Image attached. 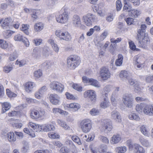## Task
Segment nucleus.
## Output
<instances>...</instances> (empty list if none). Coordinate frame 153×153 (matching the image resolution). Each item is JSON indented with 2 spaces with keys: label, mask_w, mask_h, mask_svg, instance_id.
Masks as SVG:
<instances>
[{
  "label": "nucleus",
  "mask_w": 153,
  "mask_h": 153,
  "mask_svg": "<svg viewBox=\"0 0 153 153\" xmlns=\"http://www.w3.org/2000/svg\"><path fill=\"white\" fill-rule=\"evenodd\" d=\"M81 61L80 57L76 55L69 56L67 59L68 67L72 69H74L79 64Z\"/></svg>",
  "instance_id": "1"
},
{
  "label": "nucleus",
  "mask_w": 153,
  "mask_h": 153,
  "mask_svg": "<svg viewBox=\"0 0 153 153\" xmlns=\"http://www.w3.org/2000/svg\"><path fill=\"white\" fill-rule=\"evenodd\" d=\"M35 86V84L32 82H27L25 85V90L27 92H31L33 90V87Z\"/></svg>",
  "instance_id": "20"
},
{
  "label": "nucleus",
  "mask_w": 153,
  "mask_h": 153,
  "mask_svg": "<svg viewBox=\"0 0 153 153\" xmlns=\"http://www.w3.org/2000/svg\"><path fill=\"white\" fill-rule=\"evenodd\" d=\"M111 118L117 122H120L121 121L120 116L119 112L114 110L111 112Z\"/></svg>",
  "instance_id": "14"
},
{
  "label": "nucleus",
  "mask_w": 153,
  "mask_h": 153,
  "mask_svg": "<svg viewBox=\"0 0 153 153\" xmlns=\"http://www.w3.org/2000/svg\"><path fill=\"white\" fill-rule=\"evenodd\" d=\"M128 118L131 120H139L140 118L135 113H131L128 115Z\"/></svg>",
  "instance_id": "42"
},
{
  "label": "nucleus",
  "mask_w": 153,
  "mask_h": 153,
  "mask_svg": "<svg viewBox=\"0 0 153 153\" xmlns=\"http://www.w3.org/2000/svg\"><path fill=\"white\" fill-rule=\"evenodd\" d=\"M134 63L136 66L139 68L141 67L140 62L139 61V59L137 56H135L134 58Z\"/></svg>",
  "instance_id": "43"
},
{
  "label": "nucleus",
  "mask_w": 153,
  "mask_h": 153,
  "mask_svg": "<svg viewBox=\"0 0 153 153\" xmlns=\"http://www.w3.org/2000/svg\"><path fill=\"white\" fill-rule=\"evenodd\" d=\"M116 45L115 44H111L109 47V51L113 55L114 54V51L116 49Z\"/></svg>",
  "instance_id": "48"
},
{
  "label": "nucleus",
  "mask_w": 153,
  "mask_h": 153,
  "mask_svg": "<svg viewBox=\"0 0 153 153\" xmlns=\"http://www.w3.org/2000/svg\"><path fill=\"white\" fill-rule=\"evenodd\" d=\"M132 0H125V10L130 11L131 10V5L130 3Z\"/></svg>",
  "instance_id": "37"
},
{
  "label": "nucleus",
  "mask_w": 153,
  "mask_h": 153,
  "mask_svg": "<svg viewBox=\"0 0 153 153\" xmlns=\"http://www.w3.org/2000/svg\"><path fill=\"white\" fill-rule=\"evenodd\" d=\"M65 95L67 99L70 100H75L76 99V97H74L72 94L68 92H66L65 93Z\"/></svg>",
  "instance_id": "58"
},
{
  "label": "nucleus",
  "mask_w": 153,
  "mask_h": 153,
  "mask_svg": "<svg viewBox=\"0 0 153 153\" xmlns=\"http://www.w3.org/2000/svg\"><path fill=\"white\" fill-rule=\"evenodd\" d=\"M2 113H3L9 109L11 108V105L9 102H4L2 104Z\"/></svg>",
  "instance_id": "25"
},
{
  "label": "nucleus",
  "mask_w": 153,
  "mask_h": 153,
  "mask_svg": "<svg viewBox=\"0 0 153 153\" xmlns=\"http://www.w3.org/2000/svg\"><path fill=\"white\" fill-rule=\"evenodd\" d=\"M72 86L74 89L78 91H82V87L81 86H79V85L77 84H73Z\"/></svg>",
  "instance_id": "56"
},
{
  "label": "nucleus",
  "mask_w": 153,
  "mask_h": 153,
  "mask_svg": "<svg viewBox=\"0 0 153 153\" xmlns=\"http://www.w3.org/2000/svg\"><path fill=\"white\" fill-rule=\"evenodd\" d=\"M80 126L83 132L86 133L89 132L92 127L91 120L88 119L83 120L80 123Z\"/></svg>",
  "instance_id": "3"
},
{
  "label": "nucleus",
  "mask_w": 153,
  "mask_h": 153,
  "mask_svg": "<svg viewBox=\"0 0 153 153\" xmlns=\"http://www.w3.org/2000/svg\"><path fill=\"white\" fill-rule=\"evenodd\" d=\"M146 27V25L145 24H142L141 25L140 29L137 30V36L138 39H141L142 36L147 34L145 33Z\"/></svg>",
  "instance_id": "13"
},
{
  "label": "nucleus",
  "mask_w": 153,
  "mask_h": 153,
  "mask_svg": "<svg viewBox=\"0 0 153 153\" xmlns=\"http://www.w3.org/2000/svg\"><path fill=\"white\" fill-rule=\"evenodd\" d=\"M6 94L9 97L11 98L13 97H15L16 94L13 92L11 91L9 89L6 90Z\"/></svg>",
  "instance_id": "54"
},
{
  "label": "nucleus",
  "mask_w": 153,
  "mask_h": 153,
  "mask_svg": "<svg viewBox=\"0 0 153 153\" xmlns=\"http://www.w3.org/2000/svg\"><path fill=\"white\" fill-rule=\"evenodd\" d=\"M82 19L86 25L90 26L92 25L93 22L96 21L97 18L94 15L88 13L83 16Z\"/></svg>",
  "instance_id": "4"
},
{
  "label": "nucleus",
  "mask_w": 153,
  "mask_h": 153,
  "mask_svg": "<svg viewBox=\"0 0 153 153\" xmlns=\"http://www.w3.org/2000/svg\"><path fill=\"white\" fill-rule=\"evenodd\" d=\"M151 105H147L144 107L143 109V113L152 116Z\"/></svg>",
  "instance_id": "24"
},
{
  "label": "nucleus",
  "mask_w": 153,
  "mask_h": 153,
  "mask_svg": "<svg viewBox=\"0 0 153 153\" xmlns=\"http://www.w3.org/2000/svg\"><path fill=\"white\" fill-rule=\"evenodd\" d=\"M134 91L137 93L140 92L141 89L140 86V83L139 82L137 81L135 83L134 85Z\"/></svg>",
  "instance_id": "34"
},
{
  "label": "nucleus",
  "mask_w": 153,
  "mask_h": 153,
  "mask_svg": "<svg viewBox=\"0 0 153 153\" xmlns=\"http://www.w3.org/2000/svg\"><path fill=\"white\" fill-rule=\"evenodd\" d=\"M69 15L66 10H64V12L56 17V21L60 23H65L66 22L68 19Z\"/></svg>",
  "instance_id": "6"
},
{
  "label": "nucleus",
  "mask_w": 153,
  "mask_h": 153,
  "mask_svg": "<svg viewBox=\"0 0 153 153\" xmlns=\"http://www.w3.org/2000/svg\"><path fill=\"white\" fill-rule=\"evenodd\" d=\"M116 151L118 153H123L124 152V148L123 147H117L115 149Z\"/></svg>",
  "instance_id": "63"
},
{
  "label": "nucleus",
  "mask_w": 153,
  "mask_h": 153,
  "mask_svg": "<svg viewBox=\"0 0 153 153\" xmlns=\"http://www.w3.org/2000/svg\"><path fill=\"white\" fill-rule=\"evenodd\" d=\"M18 57V55L16 51L13 52V53L11 54L9 57V60L12 61L16 59Z\"/></svg>",
  "instance_id": "47"
},
{
  "label": "nucleus",
  "mask_w": 153,
  "mask_h": 153,
  "mask_svg": "<svg viewBox=\"0 0 153 153\" xmlns=\"http://www.w3.org/2000/svg\"><path fill=\"white\" fill-rule=\"evenodd\" d=\"M49 86L52 90L59 93H62L64 89V86L63 85L56 81L51 82Z\"/></svg>",
  "instance_id": "2"
},
{
  "label": "nucleus",
  "mask_w": 153,
  "mask_h": 153,
  "mask_svg": "<svg viewBox=\"0 0 153 153\" xmlns=\"http://www.w3.org/2000/svg\"><path fill=\"white\" fill-rule=\"evenodd\" d=\"M141 132L145 136H148L149 135V130L146 126L142 125L140 128Z\"/></svg>",
  "instance_id": "31"
},
{
  "label": "nucleus",
  "mask_w": 153,
  "mask_h": 153,
  "mask_svg": "<svg viewBox=\"0 0 153 153\" xmlns=\"http://www.w3.org/2000/svg\"><path fill=\"white\" fill-rule=\"evenodd\" d=\"M133 105V100L131 96H126L125 97V106L131 108Z\"/></svg>",
  "instance_id": "16"
},
{
  "label": "nucleus",
  "mask_w": 153,
  "mask_h": 153,
  "mask_svg": "<svg viewBox=\"0 0 153 153\" xmlns=\"http://www.w3.org/2000/svg\"><path fill=\"white\" fill-rule=\"evenodd\" d=\"M34 76L37 78H39L42 75V71L40 70H38L35 71L34 73Z\"/></svg>",
  "instance_id": "51"
},
{
  "label": "nucleus",
  "mask_w": 153,
  "mask_h": 153,
  "mask_svg": "<svg viewBox=\"0 0 153 153\" xmlns=\"http://www.w3.org/2000/svg\"><path fill=\"white\" fill-rule=\"evenodd\" d=\"M146 82L148 83H153V75L152 76H146Z\"/></svg>",
  "instance_id": "55"
},
{
  "label": "nucleus",
  "mask_w": 153,
  "mask_h": 153,
  "mask_svg": "<svg viewBox=\"0 0 153 153\" xmlns=\"http://www.w3.org/2000/svg\"><path fill=\"white\" fill-rule=\"evenodd\" d=\"M43 27V25L42 23L36 24L34 25V29L36 31H40L42 30Z\"/></svg>",
  "instance_id": "38"
},
{
  "label": "nucleus",
  "mask_w": 153,
  "mask_h": 153,
  "mask_svg": "<svg viewBox=\"0 0 153 153\" xmlns=\"http://www.w3.org/2000/svg\"><path fill=\"white\" fill-rule=\"evenodd\" d=\"M53 113H57L62 114L64 112V111L60 109L59 108H53Z\"/></svg>",
  "instance_id": "61"
},
{
  "label": "nucleus",
  "mask_w": 153,
  "mask_h": 153,
  "mask_svg": "<svg viewBox=\"0 0 153 153\" xmlns=\"http://www.w3.org/2000/svg\"><path fill=\"white\" fill-rule=\"evenodd\" d=\"M134 152L135 153H144L145 151L142 147L137 144H134L133 146Z\"/></svg>",
  "instance_id": "19"
},
{
  "label": "nucleus",
  "mask_w": 153,
  "mask_h": 153,
  "mask_svg": "<svg viewBox=\"0 0 153 153\" xmlns=\"http://www.w3.org/2000/svg\"><path fill=\"white\" fill-rule=\"evenodd\" d=\"M4 136L10 143H14L16 140V136L14 133L13 132H9Z\"/></svg>",
  "instance_id": "15"
},
{
  "label": "nucleus",
  "mask_w": 153,
  "mask_h": 153,
  "mask_svg": "<svg viewBox=\"0 0 153 153\" xmlns=\"http://www.w3.org/2000/svg\"><path fill=\"white\" fill-rule=\"evenodd\" d=\"M119 87H115V88L114 91L112 93V95L111 97V102H112V104H113L115 102L116 100V98L117 97V93L119 91Z\"/></svg>",
  "instance_id": "23"
},
{
  "label": "nucleus",
  "mask_w": 153,
  "mask_h": 153,
  "mask_svg": "<svg viewBox=\"0 0 153 153\" xmlns=\"http://www.w3.org/2000/svg\"><path fill=\"white\" fill-rule=\"evenodd\" d=\"M90 81H89V83L90 85L94 86L96 87H99L100 85L98 81L93 79H90Z\"/></svg>",
  "instance_id": "36"
},
{
  "label": "nucleus",
  "mask_w": 153,
  "mask_h": 153,
  "mask_svg": "<svg viewBox=\"0 0 153 153\" xmlns=\"http://www.w3.org/2000/svg\"><path fill=\"white\" fill-rule=\"evenodd\" d=\"M143 105L137 104L136 106L135 109L137 112L140 113L143 111Z\"/></svg>",
  "instance_id": "50"
},
{
  "label": "nucleus",
  "mask_w": 153,
  "mask_h": 153,
  "mask_svg": "<svg viewBox=\"0 0 153 153\" xmlns=\"http://www.w3.org/2000/svg\"><path fill=\"white\" fill-rule=\"evenodd\" d=\"M58 123L61 127H63L65 130H69L70 127L66 124V123L60 120H57Z\"/></svg>",
  "instance_id": "27"
},
{
  "label": "nucleus",
  "mask_w": 153,
  "mask_h": 153,
  "mask_svg": "<svg viewBox=\"0 0 153 153\" xmlns=\"http://www.w3.org/2000/svg\"><path fill=\"white\" fill-rule=\"evenodd\" d=\"M126 11L128 12H130L131 11V16H134L135 17H137L139 15H140L141 14V12L139 10H132V7H131V10L130 11H128L127 10Z\"/></svg>",
  "instance_id": "33"
},
{
  "label": "nucleus",
  "mask_w": 153,
  "mask_h": 153,
  "mask_svg": "<svg viewBox=\"0 0 153 153\" xmlns=\"http://www.w3.org/2000/svg\"><path fill=\"white\" fill-rule=\"evenodd\" d=\"M66 107L72 109L73 111H77L79 108V105L78 103H75L67 104Z\"/></svg>",
  "instance_id": "28"
},
{
  "label": "nucleus",
  "mask_w": 153,
  "mask_h": 153,
  "mask_svg": "<svg viewBox=\"0 0 153 153\" xmlns=\"http://www.w3.org/2000/svg\"><path fill=\"white\" fill-rule=\"evenodd\" d=\"M104 100L100 104V106L101 107L105 108L108 107L109 105L110 102L107 100V97H105L104 96Z\"/></svg>",
  "instance_id": "29"
},
{
  "label": "nucleus",
  "mask_w": 153,
  "mask_h": 153,
  "mask_svg": "<svg viewBox=\"0 0 153 153\" xmlns=\"http://www.w3.org/2000/svg\"><path fill=\"white\" fill-rule=\"evenodd\" d=\"M129 44L130 48V49H131L134 51L137 50V49L136 48V45L134 44V43L132 42H129Z\"/></svg>",
  "instance_id": "64"
},
{
  "label": "nucleus",
  "mask_w": 153,
  "mask_h": 153,
  "mask_svg": "<svg viewBox=\"0 0 153 153\" xmlns=\"http://www.w3.org/2000/svg\"><path fill=\"white\" fill-rule=\"evenodd\" d=\"M25 37L20 34H18L14 36V39L16 41H22Z\"/></svg>",
  "instance_id": "45"
},
{
  "label": "nucleus",
  "mask_w": 153,
  "mask_h": 153,
  "mask_svg": "<svg viewBox=\"0 0 153 153\" xmlns=\"http://www.w3.org/2000/svg\"><path fill=\"white\" fill-rule=\"evenodd\" d=\"M71 138L73 141L76 143L80 145L81 144V143L80 141V139L77 136H72Z\"/></svg>",
  "instance_id": "53"
},
{
  "label": "nucleus",
  "mask_w": 153,
  "mask_h": 153,
  "mask_svg": "<svg viewBox=\"0 0 153 153\" xmlns=\"http://www.w3.org/2000/svg\"><path fill=\"white\" fill-rule=\"evenodd\" d=\"M123 56L121 54L118 55V59L116 60L115 64L117 66H120L122 64Z\"/></svg>",
  "instance_id": "32"
},
{
  "label": "nucleus",
  "mask_w": 153,
  "mask_h": 153,
  "mask_svg": "<svg viewBox=\"0 0 153 153\" xmlns=\"http://www.w3.org/2000/svg\"><path fill=\"white\" fill-rule=\"evenodd\" d=\"M29 149V145L28 142L23 141V146L21 149L22 153H27Z\"/></svg>",
  "instance_id": "22"
},
{
  "label": "nucleus",
  "mask_w": 153,
  "mask_h": 153,
  "mask_svg": "<svg viewBox=\"0 0 153 153\" xmlns=\"http://www.w3.org/2000/svg\"><path fill=\"white\" fill-rule=\"evenodd\" d=\"M12 22L13 21L10 18H7L4 20L1 25L4 29H9L13 25H12Z\"/></svg>",
  "instance_id": "11"
},
{
  "label": "nucleus",
  "mask_w": 153,
  "mask_h": 153,
  "mask_svg": "<svg viewBox=\"0 0 153 153\" xmlns=\"http://www.w3.org/2000/svg\"><path fill=\"white\" fill-rule=\"evenodd\" d=\"M99 138L101 141L103 143H108L109 142V140L106 137L100 135L99 137Z\"/></svg>",
  "instance_id": "52"
},
{
  "label": "nucleus",
  "mask_w": 153,
  "mask_h": 153,
  "mask_svg": "<svg viewBox=\"0 0 153 153\" xmlns=\"http://www.w3.org/2000/svg\"><path fill=\"white\" fill-rule=\"evenodd\" d=\"M116 5L117 10L118 11H120L122 7L121 1L120 0H117L116 2Z\"/></svg>",
  "instance_id": "49"
},
{
  "label": "nucleus",
  "mask_w": 153,
  "mask_h": 153,
  "mask_svg": "<svg viewBox=\"0 0 153 153\" xmlns=\"http://www.w3.org/2000/svg\"><path fill=\"white\" fill-rule=\"evenodd\" d=\"M126 144L128 147V150L131 151L133 149V145L132 144V141L131 140H128L126 141Z\"/></svg>",
  "instance_id": "57"
},
{
  "label": "nucleus",
  "mask_w": 153,
  "mask_h": 153,
  "mask_svg": "<svg viewBox=\"0 0 153 153\" xmlns=\"http://www.w3.org/2000/svg\"><path fill=\"white\" fill-rule=\"evenodd\" d=\"M141 39L142 40L141 41H140L141 39H138L139 46L140 47L144 48L148 44H149L150 39L147 34L144 35L143 36H142Z\"/></svg>",
  "instance_id": "9"
},
{
  "label": "nucleus",
  "mask_w": 153,
  "mask_h": 153,
  "mask_svg": "<svg viewBox=\"0 0 153 153\" xmlns=\"http://www.w3.org/2000/svg\"><path fill=\"white\" fill-rule=\"evenodd\" d=\"M140 142L144 146L148 147L150 145V144L148 140L144 139H141L140 140Z\"/></svg>",
  "instance_id": "46"
},
{
  "label": "nucleus",
  "mask_w": 153,
  "mask_h": 153,
  "mask_svg": "<svg viewBox=\"0 0 153 153\" xmlns=\"http://www.w3.org/2000/svg\"><path fill=\"white\" fill-rule=\"evenodd\" d=\"M8 46V43L3 40L0 39V47L2 49H6Z\"/></svg>",
  "instance_id": "41"
},
{
  "label": "nucleus",
  "mask_w": 153,
  "mask_h": 153,
  "mask_svg": "<svg viewBox=\"0 0 153 153\" xmlns=\"http://www.w3.org/2000/svg\"><path fill=\"white\" fill-rule=\"evenodd\" d=\"M121 137L119 134L114 135L111 138L110 142L112 144L118 143L121 140Z\"/></svg>",
  "instance_id": "18"
},
{
  "label": "nucleus",
  "mask_w": 153,
  "mask_h": 153,
  "mask_svg": "<svg viewBox=\"0 0 153 153\" xmlns=\"http://www.w3.org/2000/svg\"><path fill=\"white\" fill-rule=\"evenodd\" d=\"M72 21L73 25L76 27H78L81 25L80 18L77 15H74L72 18Z\"/></svg>",
  "instance_id": "17"
},
{
  "label": "nucleus",
  "mask_w": 153,
  "mask_h": 153,
  "mask_svg": "<svg viewBox=\"0 0 153 153\" xmlns=\"http://www.w3.org/2000/svg\"><path fill=\"white\" fill-rule=\"evenodd\" d=\"M107 146L106 145L102 144L99 148V152L101 153H106L107 152Z\"/></svg>",
  "instance_id": "39"
},
{
  "label": "nucleus",
  "mask_w": 153,
  "mask_h": 153,
  "mask_svg": "<svg viewBox=\"0 0 153 153\" xmlns=\"http://www.w3.org/2000/svg\"><path fill=\"white\" fill-rule=\"evenodd\" d=\"M112 88V86L111 85H106L104 88V90L105 92L103 93L102 95H104L105 97H107L108 93L111 90Z\"/></svg>",
  "instance_id": "35"
},
{
  "label": "nucleus",
  "mask_w": 153,
  "mask_h": 153,
  "mask_svg": "<svg viewBox=\"0 0 153 153\" xmlns=\"http://www.w3.org/2000/svg\"><path fill=\"white\" fill-rule=\"evenodd\" d=\"M13 69V67L11 66H7L4 67V71L6 73L9 72Z\"/></svg>",
  "instance_id": "59"
},
{
  "label": "nucleus",
  "mask_w": 153,
  "mask_h": 153,
  "mask_svg": "<svg viewBox=\"0 0 153 153\" xmlns=\"http://www.w3.org/2000/svg\"><path fill=\"white\" fill-rule=\"evenodd\" d=\"M102 128L105 131H110L112 130V122L109 119H105L101 122Z\"/></svg>",
  "instance_id": "5"
},
{
  "label": "nucleus",
  "mask_w": 153,
  "mask_h": 153,
  "mask_svg": "<svg viewBox=\"0 0 153 153\" xmlns=\"http://www.w3.org/2000/svg\"><path fill=\"white\" fill-rule=\"evenodd\" d=\"M60 151L62 153H68L69 152V150L67 147L64 146L61 148Z\"/></svg>",
  "instance_id": "62"
},
{
  "label": "nucleus",
  "mask_w": 153,
  "mask_h": 153,
  "mask_svg": "<svg viewBox=\"0 0 153 153\" xmlns=\"http://www.w3.org/2000/svg\"><path fill=\"white\" fill-rule=\"evenodd\" d=\"M85 97H88L89 100L93 102L95 101L96 99V95L95 92L91 90H89L85 92L84 94Z\"/></svg>",
  "instance_id": "8"
},
{
  "label": "nucleus",
  "mask_w": 153,
  "mask_h": 153,
  "mask_svg": "<svg viewBox=\"0 0 153 153\" xmlns=\"http://www.w3.org/2000/svg\"><path fill=\"white\" fill-rule=\"evenodd\" d=\"M90 113L92 115H96L99 114V111L95 108H93L90 111Z\"/></svg>",
  "instance_id": "60"
},
{
  "label": "nucleus",
  "mask_w": 153,
  "mask_h": 153,
  "mask_svg": "<svg viewBox=\"0 0 153 153\" xmlns=\"http://www.w3.org/2000/svg\"><path fill=\"white\" fill-rule=\"evenodd\" d=\"M100 75L102 80H105L110 77L111 74L107 68L103 67L100 69Z\"/></svg>",
  "instance_id": "7"
},
{
  "label": "nucleus",
  "mask_w": 153,
  "mask_h": 153,
  "mask_svg": "<svg viewBox=\"0 0 153 153\" xmlns=\"http://www.w3.org/2000/svg\"><path fill=\"white\" fill-rule=\"evenodd\" d=\"M42 128L40 129H42L44 131H50L54 130L55 129V127L53 125L45 124L42 126Z\"/></svg>",
  "instance_id": "21"
},
{
  "label": "nucleus",
  "mask_w": 153,
  "mask_h": 153,
  "mask_svg": "<svg viewBox=\"0 0 153 153\" xmlns=\"http://www.w3.org/2000/svg\"><path fill=\"white\" fill-rule=\"evenodd\" d=\"M28 125L32 128L33 130L35 131H40V129L42 128V126H40L38 125H36L31 122H30Z\"/></svg>",
  "instance_id": "30"
},
{
  "label": "nucleus",
  "mask_w": 153,
  "mask_h": 153,
  "mask_svg": "<svg viewBox=\"0 0 153 153\" xmlns=\"http://www.w3.org/2000/svg\"><path fill=\"white\" fill-rule=\"evenodd\" d=\"M7 30L4 32L3 33L4 37L5 39H7L10 37L12 33H13V31H11L7 29Z\"/></svg>",
  "instance_id": "40"
},
{
  "label": "nucleus",
  "mask_w": 153,
  "mask_h": 153,
  "mask_svg": "<svg viewBox=\"0 0 153 153\" xmlns=\"http://www.w3.org/2000/svg\"><path fill=\"white\" fill-rule=\"evenodd\" d=\"M50 102L53 105H57L59 102L60 97L56 94H50L49 96Z\"/></svg>",
  "instance_id": "12"
},
{
  "label": "nucleus",
  "mask_w": 153,
  "mask_h": 153,
  "mask_svg": "<svg viewBox=\"0 0 153 153\" xmlns=\"http://www.w3.org/2000/svg\"><path fill=\"white\" fill-rule=\"evenodd\" d=\"M62 36L61 39L67 41H70L71 39V36L70 34L67 32L61 33Z\"/></svg>",
  "instance_id": "26"
},
{
  "label": "nucleus",
  "mask_w": 153,
  "mask_h": 153,
  "mask_svg": "<svg viewBox=\"0 0 153 153\" xmlns=\"http://www.w3.org/2000/svg\"><path fill=\"white\" fill-rule=\"evenodd\" d=\"M127 81L128 84L131 85H134L136 82L137 81L136 80H134L130 77L126 76Z\"/></svg>",
  "instance_id": "44"
},
{
  "label": "nucleus",
  "mask_w": 153,
  "mask_h": 153,
  "mask_svg": "<svg viewBox=\"0 0 153 153\" xmlns=\"http://www.w3.org/2000/svg\"><path fill=\"white\" fill-rule=\"evenodd\" d=\"M44 114V112L43 111H39L36 110H32L31 111L30 117L33 119H37L41 117Z\"/></svg>",
  "instance_id": "10"
}]
</instances>
